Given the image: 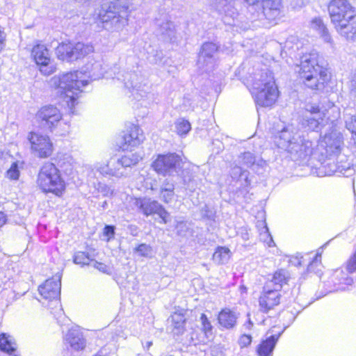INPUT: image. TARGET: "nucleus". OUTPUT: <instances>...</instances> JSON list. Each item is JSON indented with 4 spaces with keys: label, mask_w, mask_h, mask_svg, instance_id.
Returning <instances> with one entry per match:
<instances>
[{
    "label": "nucleus",
    "mask_w": 356,
    "mask_h": 356,
    "mask_svg": "<svg viewBox=\"0 0 356 356\" xmlns=\"http://www.w3.org/2000/svg\"><path fill=\"white\" fill-rule=\"evenodd\" d=\"M280 336V334L278 335H272L266 340L262 341L257 349L258 356H270L273 351Z\"/></svg>",
    "instance_id": "obj_27"
},
{
    "label": "nucleus",
    "mask_w": 356,
    "mask_h": 356,
    "mask_svg": "<svg viewBox=\"0 0 356 356\" xmlns=\"http://www.w3.org/2000/svg\"><path fill=\"white\" fill-rule=\"evenodd\" d=\"M218 49V46L213 42H205L202 44L197 60L200 68L205 72H210L214 68L216 63L215 54Z\"/></svg>",
    "instance_id": "obj_14"
},
{
    "label": "nucleus",
    "mask_w": 356,
    "mask_h": 356,
    "mask_svg": "<svg viewBox=\"0 0 356 356\" xmlns=\"http://www.w3.org/2000/svg\"><path fill=\"white\" fill-rule=\"evenodd\" d=\"M6 175L7 177L10 179L16 180L19 178V171L16 162L11 165L10 168L8 170Z\"/></svg>",
    "instance_id": "obj_44"
},
{
    "label": "nucleus",
    "mask_w": 356,
    "mask_h": 356,
    "mask_svg": "<svg viewBox=\"0 0 356 356\" xmlns=\"http://www.w3.org/2000/svg\"><path fill=\"white\" fill-rule=\"evenodd\" d=\"M6 216L4 213L0 212V227L6 222Z\"/></svg>",
    "instance_id": "obj_56"
},
{
    "label": "nucleus",
    "mask_w": 356,
    "mask_h": 356,
    "mask_svg": "<svg viewBox=\"0 0 356 356\" xmlns=\"http://www.w3.org/2000/svg\"><path fill=\"white\" fill-rule=\"evenodd\" d=\"M321 61L318 53L312 51L305 54L300 58V65L296 66V71L300 79L312 90H323L330 79L327 70L322 65Z\"/></svg>",
    "instance_id": "obj_1"
},
{
    "label": "nucleus",
    "mask_w": 356,
    "mask_h": 356,
    "mask_svg": "<svg viewBox=\"0 0 356 356\" xmlns=\"http://www.w3.org/2000/svg\"><path fill=\"white\" fill-rule=\"evenodd\" d=\"M245 326L248 328V329H250L251 327L252 326V323L251 322L250 319L248 320V322L247 324L245 325Z\"/></svg>",
    "instance_id": "obj_60"
},
{
    "label": "nucleus",
    "mask_w": 356,
    "mask_h": 356,
    "mask_svg": "<svg viewBox=\"0 0 356 356\" xmlns=\"http://www.w3.org/2000/svg\"><path fill=\"white\" fill-rule=\"evenodd\" d=\"M236 314L229 309H222L218 315V322L225 328L229 329L234 327L237 320Z\"/></svg>",
    "instance_id": "obj_28"
},
{
    "label": "nucleus",
    "mask_w": 356,
    "mask_h": 356,
    "mask_svg": "<svg viewBox=\"0 0 356 356\" xmlns=\"http://www.w3.org/2000/svg\"><path fill=\"white\" fill-rule=\"evenodd\" d=\"M336 31L348 41L356 40V14L334 26Z\"/></svg>",
    "instance_id": "obj_20"
},
{
    "label": "nucleus",
    "mask_w": 356,
    "mask_h": 356,
    "mask_svg": "<svg viewBox=\"0 0 356 356\" xmlns=\"http://www.w3.org/2000/svg\"><path fill=\"white\" fill-rule=\"evenodd\" d=\"M241 162L247 167H251L256 163V158L251 152H245L241 157Z\"/></svg>",
    "instance_id": "obj_43"
},
{
    "label": "nucleus",
    "mask_w": 356,
    "mask_h": 356,
    "mask_svg": "<svg viewBox=\"0 0 356 356\" xmlns=\"http://www.w3.org/2000/svg\"><path fill=\"white\" fill-rule=\"evenodd\" d=\"M134 204L147 216L156 213L161 209V204L149 198L135 199Z\"/></svg>",
    "instance_id": "obj_24"
},
{
    "label": "nucleus",
    "mask_w": 356,
    "mask_h": 356,
    "mask_svg": "<svg viewBox=\"0 0 356 356\" xmlns=\"http://www.w3.org/2000/svg\"><path fill=\"white\" fill-rule=\"evenodd\" d=\"M100 17L106 29L118 32L128 24L129 11L127 8L113 5Z\"/></svg>",
    "instance_id": "obj_6"
},
{
    "label": "nucleus",
    "mask_w": 356,
    "mask_h": 356,
    "mask_svg": "<svg viewBox=\"0 0 356 356\" xmlns=\"http://www.w3.org/2000/svg\"><path fill=\"white\" fill-rule=\"evenodd\" d=\"M94 48L90 44L82 42H62L56 48V54L60 60L74 61L92 53Z\"/></svg>",
    "instance_id": "obj_7"
},
{
    "label": "nucleus",
    "mask_w": 356,
    "mask_h": 356,
    "mask_svg": "<svg viewBox=\"0 0 356 356\" xmlns=\"http://www.w3.org/2000/svg\"><path fill=\"white\" fill-rule=\"evenodd\" d=\"M324 115H309L304 114L302 125L308 129L315 131L322 124Z\"/></svg>",
    "instance_id": "obj_33"
},
{
    "label": "nucleus",
    "mask_w": 356,
    "mask_h": 356,
    "mask_svg": "<svg viewBox=\"0 0 356 356\" xmlns=\"http://www.w3.org/2000/svg\"><path fill=\"white\" fill-rule=\"evenodd\" d=\"M265 229H266V232H265L264 234L266 235L267 236H269V239H268V241H266V243L268 244V245L269 247L275 245V243H274L271 236L268 233V230L266 227H265Z\"/></svg>",
    "instance_id": "obj_55"
},
{
    "label": "nucleus",
    "mask_w": 356,
    "mask_h": 356,
    "mask_svg": "<svg viewBox=\"0 0 356 356\" xmlns=\"http://www.w3.org/2000/svg\"><path fill=\"white\" fill-rule=\"evenodd\" d=\"M231 257V252L228 248L218 247L213 254V260L217 264L228 262Z\"/></svg>",
    "instance_id": "obj_34"
},
{
    "label": "nucleus",
    "mask_w": 356,
    "mask_h": 356,
    "mask_svg": "<svg viewBox=\"0 0 356 356\" xmlns=\"http://www.w3.org/2000/svg\"><path fill=\"white\" fill-rule=\"evenodd\" d=\"M350 95L352 97L356 98V75H354L350 82Z\"/></svg>",
    "instance_id": "obj_50"
},
{
    "label": "nucleus",
    "mask_w": 356,
    "mask_h": 356,
    "mask_svg": "<svg viewBox=\"0 0 356 356\" xmlns=\"http://www.w3.org/2000/svg\"><path fill=\"white\" fill-rule=\"evenodd\" d=\"M245 173V171L239 166H235L232 169L231 175L234 179H236L242 176Z\"/></svg>",
    "instance_id": "obj_51"
},
{
    "label": "nucleus",
    "mask_w": 356,
    "mask_h": 356,
    "mask_svg": "<svg viewBox=\"0 0 356 356\" xmlns=\"http://www.w3.org/2000/svg\"><path fill=\"white\" fill-rule=\"evenodd\" d=\"M268 88L251 92L254 97L256 104L262 107L272 106L278 97V90L275 83H268Z\"/></svg>",
    "instance_id": "obj_15"
},
{
    "label": "nucleus",
    "mask_w": 356,
    "mask_h": 356,
    "mask_svg": "<svg viewBox=\"0 0 356 356\" xmlns=\"http://www.w3.org/2000/svg\"><path fill=\"white\" fill-rule=\"evenodd\" d=\"M186 317L182 312H175L170 316L172 332L175 334H181L185 331Z\"/></svg>",
    "instance_id": "obj_29"
},
{
    "label": "nucleus",
    "mask_w": 356,
    "mask_h": 356,
    "mask_svg": "<svg viewBox=\"0 0 356 356\" xmlns=\"http://www.w3.org/2000/svg\"><path fill=\"white\" fill-rule=\"evenodd\" d=\"M129 76L130 79L124 83L125 86L128 88H133L141 97H147V94L150 92L149 86L146 83H143L142 82L137 81V75L135 74H130Z\"/></svg>",
    "instance_id": "obj_26"
},
{
    "label": "nucleus",
    "mask_w": 356,
    "mask_h": 356,
    "mask_svg": "<svg viewBox=\"0 0 356 356\" xmlns=\"http://www.w3.org/2000/svg\"><path fill=\"white\" fill-rule=\"evenodd\" d=\"M119 158L121 160V163H122L125 172H128L129 168L136 165L142 159L141 155L137 152L128 153Z\"/></svg>",
    "instance_id": "obj_32"
},
{
    "label": "nucleus",
    "mask_w": 356,
    "mask_h": 356,
    "mask_svg": "<svg viewBox=\"0 0 356 356\" xmlns=\"http://www.w3.org/2000/svg\"><path fill=\"white\" fill-rule=\"evenodd\" d=\"M176 229L177 230V234L179 235H182L186 230H187V226L186 223L184 222H178L176 225Z\"/></svg>",
    "instance_id": "obj_52"
},
{
    "label": "nucleus",
    "mask_w": 356,
    "mask_h": 356,
    "mask_svg": "<svg viewBox=\"0 0 356 356\" xmlns=\"http://www.w3.org/2000/svg\"><path fill=\"white\" fill-rule=\"evenodd\" d=\"M280 293L279 291L270 288V286H265L264 291L259 298V306L264 312H268L275 306L280 304Z\"/></svg>",
    "instance_id": "obj_19"
},
{
    "label": "nucleus",
    "mask_w": 356,
    "mask_h": 356,
    "mask_svg": "<svg viewBox=\"0 0 356 356\" xmlns=\"http://www.w3.org/2000/svg\"><path fill=\"white\" fill-rule=\"evenodd\" d=\"M152 345V341H148V342L147 343V348H149Z\"/></svg>",
    "instance_id": "obj_61"
},
{
    "label": "nucleus",
    "mask_w": 356,
    "mask_h": 356,
    "mask_svg": "<svg viewBox=\"0 0 356 356\" xmlns=\"http://www.w3.org/2000/svg\"><path fill=\"white\" fill-rule=\"evenodd\" d=\"M191 129V123L184 118H179L175 122V131L181 136H186Z\"/></svg>",
    "instance_id": "obj_36"
},
{
    "label": "nucleus",
    "mask_w": 356,
    "mask_h": 356,
    "mask_svg": "<svg viewBox=\"0 0 356 356\" xmlns=\"http://www.w3.org/2000/svg\"><path fill=\"white\" fill-rule=\"evenodd\" d=\"M102 69V64L99 62H95L92 65V67L90 70V73H91L92 76H93L95 79L100 78L102 76H103V73L99 72V70Z\"/></svg>",
    "instance_id": "obj_45"
},
{
    "label": "nucleus",
    "mask_w": 356,
    "mask_h": 356,
    "mask_svg": "<svg viewBox=\"0 0 356 356\" xmlns=\"http://www.w3.org/2000/svg\"><path fill=\"white\" fill-rule=\"evenodd\" d=\"M343 274H344V273H343V271H342V270H337L334 272V275H333V277H334V278L337 279L340 275H343Z\"/></svg>",
    "instance_id": "obj_58"
},
{
    "label": "nucleus",
    "mask_w": 356,
    "mask_h": 356,
    "mask_svg": "<svg viewBox=\"0 0 356 356\" xmlns=\"http://www.w3.org/2000/svg\"><path fill=\"white\" fill-rule=\"evenodd\" d=\"M209 6L211 10L225 18V22L227 17L234 20L238 15L234 7V0H210Z\"/></svg>",
    "instance_id": "obj_18"
},
{
    "label": "nucleus",
    "mask_w": 356,
    "mask_h": 356,
    "mask_svg": "<svg viewBox=\"0 0 356 356\" xmlns=\"http://www.w3.org/2000/svg\"><path fill=\"white\" fill-rule=\"evenodd\" d=\"M49 84L72 109L76 104L79 94L88 84V80L85 74L76 71L56 75L50 79Z\"/></svg>",
    "instance_id": "obj_2"
},
{
    "label": "nucleus",
    "mask_w": 356,
    "mask_h": 356,
    "mask_svg": "<svg viewBox=\"0 0 356 356\" xmlns=\"http://www.w3.org/2000/svg\"><path fill=\"white\" fill-rule=\"evenodd\" d=\"M104 235L107 237L106 241H108L114 237L115 227L111 225H106L104 229Z\"/></svg>",
    "instance_id": "obj_47"
},
{
    "label": "nucleus",
    "mask_w": 356,
    "mask_h": 356,
    "mask_svg": "<svg viewBox=\"0 0 356 356\" xmlns=\"http://www.w3.org/2000/svg\"><path fill=\"white\" fill-rule=\"evenodd\" d=\"M88 254L84 252H78L74 257V262L81 265H88L90 261Z\"/></svg>",
    "instance_id": "obj_38"
},
{
    "label": "nucleus",
    "mask_w": 356,
    "mask_h": 356,
    "mask_svg": "<svg viewBox=\"0 0 356 356\" xmlns=\"http://www.w3.org/2000/svg\"><path fill=\"white\" fill-rule=\"evenodd\" d=\"M17 348L15 339L6 333L0 334V350L7 353L14 352Z\"/></svg>",
    "instance_id": "obj_31"
},
{
    "label": "nucleus",
    "mask_w": 356,
    "mask_h": 356,
    "mask_svg": "<svg viewBox=\"0 0 356 356\" xmlns=\"http://www.w3.org/2000/svg\"><path fill=\"white\" fill-rule=\"evenodd\" d=\"M36 118L42 127L52 130L60 122L62 113L57 107L48 105L38 111Z\"/></svg>",
    "instance_id": "obj_13"
},
{
    "label": "nucleus",
    "mask_w": 356,
    "mask_h": 356,
    "mask_svg": "<svg viewBox=\"0 0 356 356\" xmlns=\"http://www.w3.org/2000/svg\"><path fill=\"white\" fill-rule=\"evenodd\" d=\"M200 321L202 330L205 333V335L209 337V334L211 333L212 325L204 314H201Z\"/></svg>",
    "instance_id": "obj_41"
},
{
    "label": "nucleus",
    "mask_w": 356,
    "mask_h": 356,
    "mask_svg": "<svg viewBox=\"0 0 356 356\" xmlns=\"http://www.w3.org/2000/svg\"><path fill=\"white\" fill-rule=\"evenodd\" d=\"M93 267L100 272L109 274L110 273V268L104 264L95 261L92 264Z\"/></svg>",
    "instance_id": "obj_48"
},
{
    "label": "nucleus",
    "mask_w": 356,
    "mask_h": 356,
    "mask_svg": "<svg viewBox=\"0 0 356 356\" xmlns=\"http://www.w3.org/2000/svg\"><path fill=\"white\" fill-rule=\"evenodd\" d=\"M31 56L36 65L39 66V70L42 74L49 76L54 72L55 68L50 64L49 51L44 44H37L34 45Z\"/></svg>",
    "instance_id": "obj_12"
},
{
    "label": "nucleus",
    "mask_w": 356,
    "mask_h": 356,
    "mask_svg": "<svg viewBox=\"0 0 356 356\" xmlns=\"http://www.w3.org/2000/svg\"><path fill=\"white\" fill-rule=\"evenodd\" d=\"M325 144L326 152L336 161L335 167L332 168V172L346 173L350 170V163L348 162L346 155L341 153L343 144L341 136L337 132H331L325 134L322 141Z\"/></svg>",
    "instance_id": "obj_5"
},
{
    "label": "nucleus",
    "mask_w": 356,
    "mask_h": 356,
    "mask_svg": "<svg viewBox=\"0 0 356 356\" xmlns=\"http://www.w3.org/2000/svg\"><path fill=\"white\" fill-rule=\"evenodd\" d=\"M275 83L274 76L271 72L266 70H261L259 73H255L250 80V91L254 92L264 88H268L270 82Z\"/></svg>",
    "instance_id": "obj_21"
},
{
    "label": "nucleus",
    "mask_w": 356,
    "mask_h": 356,
    "mask_svg": "<svg viewBox=\"0 0 356 356\" xmlns=\"http://www.w3.org/2000/svg\"><path fill=\"white\" fill-rule=\"evenodd\" d=\"M191 180V177H188V178H187L185 175H183V181L185 184H188Z\"/></svg>",
    "instance_id": "obj_59"
},
{
    "label": "nucleus",
    "mask_w": 356,
    "mask_h": 356,
    "mask_svg": "<svg viewBox=\"0 0 356 356\" xmlns=\"http://www.w3.org/2000/svg\"><path fill=\"white\" fill-rule=\"evenodd\" d=\"M101 192L104 195H108L109 194H111L112 192L111 191L110 188H107L106 186H102V190H101Z\"/></svg>",
    "instance_id": "obj_57"
},
{
    "label": "nucleus",
    "mask_w": 356,
    "mask_h": 356,
    "mask_svg": "<svg viewBox=\"0 0 356 356\" xmlns=\"http://www.w3.org/2000/svg\"><path fill=\"white\" fill-rule=\"evenodd\" d=\"M156 213L159 214L161 218L162 219L163 222L164 223H166L168 220L167 218L169 216V213L167 211H165L163 207L161 205V209L159 211V212H156Z\"/></svg>",
    "instance_id": "obj_53"
},
{
    "label": "nucleus",
    "mask_w": 356,
    "mask_h": 356,
    "mask_svg": "<svg viewBox=\"0 0 356 356\" xmlns=\"http://www.w3.org/2000/svg\"><path fill=\"white\" fill-rule=\"evenodd\" d=\"M316 261H313L312 264H310V265L309 266V270H310L311 268H312V266L314 264V263H315Z\"/></svg>",
    "instance_id": "obj_63"
},
{
    "label": "nucleus",
    "mask_w": 356,
    "mask_h": 356,
    "mask_svg": "<svg viewBox=\"0 0 356 356\" xmlns=\"http://www.w3.org/2000/svg\"><path fill=\"white\" fill-rule=\"evenodd\" d=\"M275 142L279 148L286 151L293 160L307 159L312 154L314 147L313 142L302 138L291 126L282 129L275 136Z\"/></svg>",
    "instance_id": "obj_3"
},
{
    "label": "nucleus",
    "mask_w": 356,
    "mask_h": 356,
    "mask_svg": "<svg viewBox=\"0 0 356 356\" xmlns=\"http://www.w3.org/2000/svg\"><path fill=\"white\" fill-rule=\"evenodd\" d=\"M331 22L334 27L343 20L351 19L356 14L354 8L348 0H332L328 6Z\"/></svg>",
    "instance_id": "obj_9"
},
{
    "label": "nucleus",
    "mask_w": 356,
    "mask_h": 356,
    "mask_svg": "<svg viewBox=\"0 0 356 356\" xmlns=\"http://www.w3.org/2000/svg\"><path fill=\"white\" fill-rule=\"evenodd\" d=\"M310 26L312 29L318 33L320 38L324 42L329 44L330 47H334V40L329 32L328 29L320 17H314L312 19L310 22Z\"/></svg>",
    "instance_id": "obj_22"
},
{
    "label": "nucleus",
    "mask_w": 356,
    "mask_h": 356,
    "mask_svg": "<svg viewBox=\"0 0 356 356\" xmlns=\"http://www.w3.org/2000/svg\"><path fill=\"white\" fill-rule=\"evenodd\" d=\"M168 183H165L163 184V186H161V188H168Z\"/></svg>",
    "instance_id": "obj_62"
},
{
    "label": "nucleus",
    "mask_w": 356,
    "mask_h": 356,
    "mask_svg": "<svg viewBox=\"0 0 356 356\" xmlns=\"http://www.w3.org/2000/svg\"><path fill=\"white\" fill-rule=\"evenodd\" d=\"M61 275L56 274L52 278L48 279L38 287L41 296L46 300H57L60 294Z\"/></svg>",
    "instance_id": "obj_16"
},
{
    "label": "nucleus",
    "mask_w": 356,
    "mask_h": 356,
    "mask_svg": "<svg viewBox=\"0 0 356 356\" xmlns=\"http://www.w3.org/2000/svg\"><path fill=\"white\" fill-rule=\"evenodd\" d=\"M252 341V337L250 335L243 334L239 339V344L241 347H246L250 344Z\"/></svg>",
    "instance_id": "obj_49"
},
{
    "label": "nucleus",
    "mask_w": 356,
    "mask_h": 356,
    "mask_svg": "<svg viewBox=\"0 0 356 356\" xmlns=\"http://www.w3.org/2000/svg\"><path fill=\"white\" fill-rule=\"evenodd\" d=\"M347 270L352 273L356 271V250L346 263Z\"/></svg>",
    "instance_id": "obj_46"
},
{
    "label": "nucleus",
    "mask_w": 356,
    "mask_h": 356,
    "mask_svg": "<svg viewBox=\"0 0 356 356\" xmlns=\"http://www.w3.org/2000/svg\"><path fill=\"white\" fill-rule=\"evenodd\" d=\"M250 6H258L261 3L259 8L260 11L257 12L256 17H253L254 20H263L266 19L269 21L276 19L280 13L281 0H243Z\"/></svg>",
    "instance_id": "obj_10"
},
{
    "label": "nucleus",
    "mask_w": 356,
    "mask_h": 356,
    "mask_svg": "<svg viewBox=\"0 0 356 356\" xmlns=\"http://www.w3.org/2000/svg\"><path fill=\"white\" fill-rule=\"evenodd\" d=\"M338 289H340V290H345V289H346V287L342 286V287L339 288Z\"/></svg>",
    "instance_id": "obj_64"
},
{
    "label": "nucleus",
    "mask_w": 356,
    "mask_h": 356,
    "mask_svg": "<svg viewBox=\"0 0 356 356\" xmlns=\"http://www.w3.org/2000/svg\"><path fill=\"white\" fill-rule=\"evenodd\" d=\"M181 159L176 154H160L152 163L154 170L159 174L172 175L180 167Z\"/></svg>",
    "instance_id": "obj_11"
},
{
    "label": "nucleus",
    "mask_w": 356,
    "mask_h": 356,
    "mask_svg": "<svg viewBox=\"0 0 356 356\" xmlns=\"http://www.w3.org/2000/svg\"><path fill=\"white\" fill-rule=\"evenodd\" d=\"M305 114L309 115H324V113L321 111L318 105L315 104L308 103L305 106Z\"/></svg>",
    "instance_id": "obj_39"
},
{
    "label": "nucleus",
    "mask_w": 356,
    "mask_h": 356,
    "mask_svg": "<svg viewBox=\"0 0 356 356\" xmlns=\"http://www.w3.org/2000/svg\"><path fill=\"white\" fill-rule=\"evenodd\" d=\"M27 139L31 145V151L36 157L47 159L53 154V143L48 136L30 132Z\"/></svg>",
    "instance_id": "obj_8"
},
{
    "label": "nucleus",
    "mask_w": 356,
    "mask_h": 356,
    "mask_svg": "<svg viewBox=\"0 0 356 356\" xmlns=\"http://www.w3.org/2000/svg\"><path fill=\"white\" fill-rule=\"evenodd\" d=\"M353 282V280L351 277H342L339 280V284H344L346 285H351Z\"/></svg>",
    "instance_id": "obj_54"
},
{
    "label": "nucleus",
    "mask_w": 356,
    "mask_h": 356,
    "mask_svg": "<svg viewBox=\"0 0 356 356\" xmlns=\"http://www.w3.org/2000/svg\"><path fill=\"white\" fill-rule=\"evenodd\" d=\"M163 40L166 41H172L175 38L176 29L174 24L170 21L162 22L157 30Z\"/></svg>",
    "instance_id": "obj_30"
},
{
    "label": "nucleus",
    "mask_w": 356,
    "mask_h": 356,
    "mask_svg": "<svg viewBox=\"0 0 356 356\" xmlns=\"http://www.w3.org/2000/svg\"><path fill=\"white\" fill-rule=\"evenodd\" d=\"M65 341L74 350H83L86 347V340L83 334L76 330H70L66 334Z\"/></svg>",
    "instance_id": "obj_25"
},
{
    "label": "nucleus",
    "mask_w": 356,
    "mask_h": 356,
    "mask_svg": "<svg viewBox=\"0 0 356 356\" xmlns=\"http://www.w3.org/2000/svg\"><path fill=\"white\" fill-rule=\"evenodd\" d=\"M115 157H111L108 161L96 162L92 170L99 172L104 177H114L115 173H119V170L115 168Z\"/></svg>",
    "instance_id": "obj_23"
},
{
    "label": "nucleus",
    "mask_w": 356,
    "mask_h": 356,
    "mask_svg": "<svg viewBox=\"0 0 356 356\" xmlns=\"http://www.w3.org/2000/svg\"><path fill=\"white\" fill-rule=\"evenodd\" d=\"M168 188H161V199L165 203H170L174 200V185L168 184Z\"/></svg>",
    "instance_id": "obj_37"
},
{
    "label": "nucleus",
    "mask_w": 356,
    "mask_h": 356,
    "mask_svg": "<svg viewBox=\"0 0 356 356\" xmlns=\"http://www.w3.org/2000/svg\"><path fill=\"white\" fill-rule=\"evenodd\" d=\"M286 281V274L283 270L276 271L273 277V279L268 282L266 286H270V288L273 286L274 289L280 291L283 283Z\"/></svg>",
    "instance_id": "obj_35"
},
{
    "label": "nucleus",
    "mask_w": 356,
    "mask_h": 356,
    "mask_svg": "<svg viewBox=\"0 0 356 356\" xmlns=\"http://www.w3.org/2000/svg\"><path fill=\"white\" fill-rule=\"evenodd\" d=\"M38 186L45 193L60 196L65 188L59 170L52 163H46L41 168L37 179Z\"/></svg>",
    "instance_id": "obj_4"
},
{
    "label": "nucleus",
    "mask_w": 356,
    "mask_h": 356,
    "mask_svg": "<svg viewBox=\"0 0 356 356\" xmlns=\"http://www.w3.org/2000/svg\"><path fill=\"white\" fill-rule=\"evenodd\" d=\"M115 168L119 170L118 171L119 173H115L114 177L122 178L127 177L128 172H125L124 166H122V163H121V160L119 157L115 156Z\"/></svg>",
    "instance_id": "obj_40"
},
{
    "label": "nucleus",
    "mask_w": 356,
    "mask_h": 356,
    "mask_svg": "<svg viewBox=\"0 0 356 356\" xmlns=\"http://www.w3.org/2000/svg\"><path fill=\"white\" fill-rule=\"evenodd\" d=\"M145 139L141 129L135 124H131L122 136L120 147L122 150H129L140 145Z\"/></svg>",
    "instance_id": "obj_17"
},
{
    "label": "nucleus",
    "mask_w": 356,
    "mask_h": 356,
    "mask_svg": "<svg viewBox=\"0 0 356 356\" xmlns=\"http://www.w3.org/2000/svg\"><path fill=\"white\" fill-rule=\"evenodd\" d=\"M135 252H138L142 257H149L152 254V247L145 243L139 245L134 250Z\"/></svg>",
    "instance_id": "obj_42"
}]
</instances>
